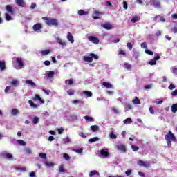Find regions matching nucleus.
Wrapping results in <instances>:
<instances>
[{
    "label": "nucleus",
    "mask_w": 177,
    "mask_h": 177,
    "mask_svg": "<svg viewBox=\"0 0 177 177\" xmlns=\"http://www.w3.org/2000/svg\"><path fill=\"white\" fill-rule=\"evenodd\" d=\"M171 111H172V113H176V111H177V104H174L171 106Z\"/></svg>",
    "instance_id": "nucleus-34"
},
{
    "label": "nucleus",
    "mask_w": 177,
    "mask_h": 177,
    "mask_svg": "<svg viewBox=\"0 0 177 177\" xmlns=\"http://www.w3.org/2000/svg\"><path fill=\"white\" fill-rule=\"evenodd\" d=\"M123 8L124 9H128V3L126 1H123Z\"/></svg>",
    "instance_id": "nucleus-59"
},
{
    "label": "nucleus",
    "mask_w": 177,
    "mask_h": 177,
    "mask_svg": "<svg viewBox=\"0 0 177 177\" xmlns=\"http://www.w3.org/2000/svg\"><path fill=\"white\" fill-rule=\"evenodd\" d=\"M26 84L30 85V86H37V84L34 82H32V80H26Z\"/></svg>",
    "instance_id": "nucleus-21"
},
{
    "label": "nucleus",
    "mask_w": 177,
    "mask_h": 177,
    "mask_svg": "<svg viewBox=\"0 0 177 177\" xmlns=\"http://www.w3.org/2000/svg\"><path fill=\"white\" fill-rule=\"evenodd\" d=\"M151 5L155 8H161V2L160 0H150Z\"/></svg>",
    "instance_id": "nucleus-3"
},
{
    "label": "nucleus",
    "mask_w": 177,
    "mask_h": 177,
    "mask_svg": "<svg viewBox=\"0 0 177 177\" xmlns=\"http://www.w3.org/2000/svg\"><path fill=\"white\" fill-rule=\"evenodd\" d=\"M97 141H99V137H94L93 138L88 139V142H90V143H93V142H97Z\"/></svg>",
    "instance_id": "nucleus-30"
},
{
    "label": "nucleus",
    "mask_w": 177,
    "mask_h": 177,
    "mask_svg": "<svg viewBox=\"0 0 177 177\" xmlns=\"http://www.w3.org/2000/svg\"><path fill=\"white\" fill-rule=\"evenodd\" d=\"M67 39L71 42V44H74V37L70 32L67 34Z\"/></svg>",
    "instance_id": "nucleus-15"
},
{
    "label": "nucleus",
    "mask_w": 177,
    "mask_h": 177,
    "mask_svg": "<svg viewBox=\"0 0 177 177\" xmlns=\"http://www.w3.org/2000/svg\"><path fill=\"white\" fill-rule=\"evenodd\" d=\"M168 89L173 91V89H175V85H174V84H170V85L168 86Z\"/></svg>",
    "instance_id": "nucleus-57"
},
{
    "label": "nucleus",
    "mask_w": 177,
    "mask_h": 177,
    "mask_svg": "<svg viewBox=\"0 0 177 177\" xmlns=\"http://www.w3.org/2000/svg\"><path fill=\"white\" fill-rule=\"evenodd\" d=\"M44 64L45 66H50V61H48V60L44 61Z\"/></svg>",
    "instance_id": "nucleus-61"
},
{
    "label": "nucleus",
    "mask_w": 177,
    "mask_h": 177,
    "mask_svg": "<svg viewBox=\"0 0 177 177\" xmlns=\"http://www.w3.org/2000/svg\"><path fill=\"white\" fill-rule=\"evenodd\" d=\"M43 91L44 92V93H46V95H49V93H50V90L43 89Z\"/></svg>",
    "instance_id": "nucleus-63"
},
{
    "label": "nucleus",
    "mask_w": 177,
    "mask_h": 177,
    "mask_svg": "<svg viewBox=\"0 0 177 177\" xmlns=\"http://www.w3.org/2000/svg\"><path fill=\"white\" fill-rule=\"evenodd\" d=\"M59 171L61 173L66 172V170H64V167L63 166V165H61L59 166Z\"/></svg>",
    "instance_id": "nucleus-47"
},
{
    "label": "nucleus",
    "mask_w": 177,
    "mask_h": 177,
    "mask_svg": "<svg viewBox=\"0 0 177 177\" xmlns=\"http://www.w3.org/2000/svg\"><path fill=\"white\" fill-rule=\"evenodd\" d=\"M132 103L133 104H140V100L138 97H135V98L132 100Z\"/></svg>",
    "instance_id": "nucleus-22"
},
{
    "label": "nucleus",
    "mask_w": 177,
    "mask_h": 177,
    "mask_svg": "<svg viewBox=\"0 0 177 177\" xmlns=\"http://www.w3.org/2000/svg\"><path fill=\"white\" fill-rule=\"evenodd\" d=\"M2 156L3 157V158H6L7 160H10L13 158V155H12V153H3Z\"/></svg>",
    "instance_id": "nucleus-14"
},
{
    "label": "nucleus",
    "mask_w": 177,
    "mask_h": 177,
    "mask_svg": "<svg viewBox=\"0 0 177 177\" xmlns=\"http://www.w3.org/2000/svg\"><path fill=\"white\" fill-rule=\"evenodd\" d=\"M54 76H55V72L53 71H49L48 73L47 74V77L48 78H53Z\"/></svg>",
    "instance_id": "nucleus-35"
},
{
    "label": "nucleus",
    "mask_w": 177,
    "mask_h": 177,
    "mask_svg": "<svg viewBox=\"0 0 177 177\" xmlns=\"http://www.w3.org/2000/svg\"><path fill=\"white\" fill-rule=\"evenodd\" d=\"M49 53H50V50L49 49L41 51V55H42V56H46V55H49Z\"/></svg>",
    "instance_id": "nucleus-27"
},
{
    "label": "nucleus",
    "mask_w": 177,
    "mask_h": 177,
    "mask_svg": "<svg viewBox=\"0 0 177 177\" xmlns=\"http://www.w3.org/2000/svg\"><path fill=\"white\" fill-rule=\"evenodd\" d=\"M84 119L86 121H90L91 122H93V121H95V119H93V118L88 115L84 116Z\"/></svg>",
    "instance_id": "nucleus-25"
},
{
    "label": "nucleus",
    "mask_w": 177,
    "mask_h": 177,
    "mask_svg": "<svg viewBox=\"0 0 177 177\" xmlns=\"http://www.w3.org/2000/svg\"><path fill=\"white\" fill-rule=\"evenodd\" d=\"M145 53H147V55H149V56H153V51H151L150 50H146Z\"/></svg>",
    "instance_id": "nucleus-54"
},
{
    "label": "nucleus",
    "mask_w": 177,
    "mask_h": 177,
    "mask_svg": "<svg viewBox=\"0 0 177 177\" xmlns=\"http://www.w3.org/2000/svg\"><path fill=\"white\" fill-rule=\"evenodd\" d=\"M17 142L20 146H26V142L23 140H17Z\"/></svg>",
    "instance_id": "nucleus-37"
},
{
    "label": "nucleus",
    "mask_w": 177,
    "mask_h": 177,
    "mask_svg": "<svg viewBox=\"0 0 177 177\" xmlns=\"http://www.w3.org/2000/svg\"><path fill=\"white\" fill-rule=\"evenodd\" d=\"M123 122L124 124H131V122H132V119L131 118H127Z\"/></svg>",
    "instance_id": "nucleus-39"
},
{
    "label": "nucleus",
    "mask_w": 177,
    "mask_h": 177,
    "mask_svg": "<svg viewBox=\"0 0 177 177\" xmlns=\"http://www.w3.org/2000/svg\"><path fill=\"white\" fill-rule=\"evenodd\" d=\"M171 31L174 34H177V27L174 26V27L171 28Z\"/></svg>",
    "instance_id": "nucleus-52"
},
{
    "label": "nucleus",
    "mask_w": 177,
    "mask_h": 177,
    "mask_svg": "<svg viewBox=\"0 0 177 177\" xmlns=\"http://www.w3.org/2000/svg\"><path fill=\"white\" fill-rule=\"evenodd\" d=\"M45 165L47 167H55V165L52 162H45Z\"/></svg>",
    "instance_id": "nucleus-44"
},
{
    "label": "nucleus",
    "mask_w": 177,
    "mask_h": 177,
    "mask_svg": "<svg viewBox=\"0 0 177 177\" xmlns=\"http://www.w3.org/2000/svg\"><path fill=\"white\" fill-rule=\"evenodd\" d=\"M17 84H19V80H14L11 82V85H12L13 86H17Z\"/></svg>",
    "instance_id": "nucleus-42"
},
{
    "label": "nucleus",
    "mask_w": 177,
    "mask_h": 177,
    "mask_svg": "<svg viewBox=\"0 0 177 177\" xmlns=\"http://www.w3.org/2000/svg\"><path fill=\"white\" fill-rule=\"evenodd\" d=\"M39 157H40L41 158H43L44 160H46V153H40L39 154Z\"/></svg>",
    "instance_id": "nucleus-45"
},
{
    "label": "nucleus",
    "mask_w": 177,
    "mask_h": 177,
    "mask_svg": "<svg viewBox=\"0 0 177 177\" xmlns=\"http://www.w3.org/2000/svg\"><path fill=\"white\" fill-rule=\"evenodd\" d=\"M138 165H139L140 167H149L150 165V164H147L146 163V162L143 161V160H138L137 162Z\"/></svg>",
    "instance_id": "nucleus-11"
},
{
    "label": "nucleus",
    "mask_w": 177,
    "mask_h": 177,
    "mask_svg": "<svg viewBox=\"0 0 177 177\" xmlns=\"http://www.w3.org/2000/svg\"><path fill=\"white\" fill-rule=\"evenodd\" d=\"M11 113H12V115H17V113H19V109H12L11 111Z\"/></svg>",
    "instance_id": "nucleus-36"
},
{
    "label": "nucleus",
    "mask_w": 177,
    "mask_h": 177,
    "mask_svg": "<svg viewBox=\"0 0 177 177\" xmlns=\"http://www.w3.org/2000/svg\"><path fill=\"white\" fill-rule=\"evenodd\" d=\"M0 68L1 71H3L6 68V66L5 65V62L0 61Z\"/></svg>",
    "instance_id": "nucleus-32"
},
{
    "label": "nucleus",
    "mask_w": 177,
    "mask_h": 177,
    "mask_svg": "<svg viewBox=\"0 0 177 177\" xmlns=\"http://www.w3.org/2000/svg\"><path fill=\"white\" fill-rule=\"evenodd\" d=\"M171 73H174L175 75H177V66L172 68Z\"/></svg>",
    "instance_id": "nucleus-49"
},
{
    "label": "nucleus",
    "mask_w": 177,
    "mask_h": 177,
    "mask_svg": "<svg viewBox=\"0 0 177 177\" xmlns=\"http://www.w3.org/2000/svg\"><path fill=\"white\" fill-rule=\"evenodd\" d=\"M88 40L90 41V42H92L93 44H95L96 45H97L99 42H100V40H99V38L93 36H89L88 37Z\"/></svg>",
    "instance_id": "nucleus-4"
},
{
    "label": "nucleus",
    "mask_w": 177,
    "mask_h": 177,
    "mask_svg": "<svg viewBox=\"0 0 177 177\" xmlns=\"http://www.w3.org/2000/svg\"><path fill=\"white\" fill-rule=\"evenodd\" d=\"M6 10H7L10 15H15V10H13V7L10 5L6 6Z\"/></svg>",
    "instance_id": "nucleus-7"
},
{
    "label": "nucleus",
    "mask_w": 177,
    "mask_h": 177,
    "mask_svg": "<svg viewBox=\"0 0 177 177\" xmlns=\"http://www.w3.org/2000/svg\"><path fill=\"white\" fill-rule=\"evenodd\" d=\"M149 113L151 114H154V109H153V107L151 106L149 107Z\"/></svg>",
    "instance_id": "nucleus-62"
},
{
    "label": "nucleus",
    "mask_w": 177,
    "mask_h": 177,
    "mask_svg": "<svg viewBox=\"0 0 177 177\" xmlns=\"http://www.w3.org/2000/svg\"><path fill=\"white\" fill-rule=\"evenodd\" d=\"M15 3L18 6H20L21 8H24V6H26V2L24 0H15Z\"/></svg>",
    "instance_id": "nucleus-9"
},
{
    "label": "nucleus",
    "mask_w": 177,
    "mask_h": 177,
    "mask_svg": "<svg viewBox=\"0 0 177 177\" xmlns=\"http://www.w3.org/2000/svg\"><path fill=\"white\" fill-rule=\"evenodd\" d=\"M78 15L79 16H84V15H89V11H85L84 10H78Z\"/></svg>",
    "instance_id": "nucleus-17"
},
{
    "label": "nucleus",
    "mask_w": 177,
    "mask_h": 177,
    "mask_svg": "<svg viewBox=\"0 0 177 177\" xmlns=\"http://www.w3.org/2000/svg\"><path fill=\"white\" fill-rule=\"evenodd\" d=\"M136 21H139V17H133V18L131 19V23H136Z\"/></svg>",
    "instance_id": "nucleus-40"
},
{
    "label": "nucleus",
    "mask_w": 177,
    "mask_h": 177,
    "mask_svg": "<svg viewBox=\"0 0 177 177\" xmlns=\"http://www.w3.org/2000/svg\"><path fill=\"white\" fill-rule=\"evenodd\" d=\"M103 86H104L105 88H108V89H110L111 88H113V84L109 83V82H104L102 83Z\"/></svg>",
    "instance_id": "nucleus-19"
},
{
    "label": "nucleus",
    "mask_w": 177,
    "mask_h": 177,
    "mask_svg": "<svg viewBox=\"0 0 177 177\" xmlns=\"http://www.w3.org/2000/svg\"><path fill=\"white\" fill-rule=\"evenodd\" d=\"M38 122H39V118L38 117L35 116L33 118L32 123L35 125V124H38Z\"/></svg>",
    "instance_id": "nucleus-38"
},
{
    "label": "nucleus",
    "mask_w": 177,
    "mask_h": 177,
    "mask_svg": "<svg viewBox=\"0 0 177 177\" xmlns=\"http://www.w3.org/2000/svg\"><path fill=\"white\" fill-rule=\"evenodd\" d=\"M64 140H65V143H70V142H71V140L70 139L69 137H66L64 138Z\"/></svg>",
    "instance_id": "nucleus-60"
},
{
    "label": "nucleus",
    "mask_w": 177,
    "mask_h": 177,
    "mask_svg": "<svg viewBox=\"0 0 177 177\" xmlns=\"http://www.w3.org/2000/svg\"><path fill=\"white\" fill-rule=\"evenodd\" d=\"M118 55H122L123 56H127V53H125L124 50H119Z\"/></svg>",
    "instance_id": "nucleus-50"
},
{
    "label": "nucleus",
    "mask_w": 177,
    "mask_h": 177,
    "mask_svg": "<svg viewBox=\"0 0 177 177\" xmlns=\"http://www.w3.org/2000/svg\"><path fill=\"white\" fill-rule=\"evenodd\" d=\"M5 17H6V20H7V21L13 20V18H12V16L9 15V14H8V12L5 13Z\"/></svg>",
    "instance_id": "nucleus-31"
},
{
    "label": "nucleus",
    "mask_w": 177,
    "mask_h": 177,
    "mask_svg": "<svg viewBox=\"0 0 177 177\" xmlns=\"http://www.w3.org/2000/svg\"><path fill=\"white\" fill-rule=\"evenodd\" d=\"M108 149H102L100 151L101 156H103L104 158H107L110 156V153L107 151Z\"/></svg>",
    "instance_id": "nucleus-10"
},
{
    "label": "nucleus",
    "mask_w": 177,
    "mask_h": 177,
    "mask_svg": "<svg viewBox=\"0 0 177 177\" xmlns=\"http://www.w3.org/2000/svg\"><path fill=\"white\" fill-rule=\"evenodd\" d=\"M141 48H142V49H147V44L146 42L142 43Z\"/></svg>",
    "instance_id": "nucleus-53"
},
{
    "label": "nucleus",
    "mask_w": 177,
    "mask_h": 177,
    "mask_svg": "<svg viewBox=\"0 0 177 177\" xmlns=\"http://www.w3.org/2000/svg\"><path fill=\"white\" fill-rule=\"evenodd\" d=\"M165 140L167 143L168 147H172L171 142H176V137L171 131H169L167 134L165 136Z\"/></svg>",
    "instance_id": "nucleus-1"
},
{
    "label": "nucleus",
    "mask_w": 177,
    "mask_h": 177,
    "mask_svg": "<svg viewBox=\"0 0 177 177\" xmlns=\"http://www.w3.org/2000/svg\"><path fill=\"white\" fill-rule=\"evenodd\" d=\"M149 64H150V66H156L157 61L153 58L149 62Z\"/></svg>",
    "instance_id": "nucleus-33"
},
{
    "label": "nucleus",
    "mask_w": 177,
    "mask_h": 177,
    "mask_svg": "<svg viewBox=\"0 0 177 177\" xmlns=\"http://www.w3.org/2000/svg\"><path fill=\"white\" fill-rule=\"evenodd\" d=\"M24 151L25 154H27L28 156L32 154V150H31L30 148H25Z\"/></svg>",
    "instance_id": "nucleus-23"
},
{
    "label": "nucleus",
    "mask_w": 177,
    "mask_h": 177,
    "mask_svg": "<svg viewBox=\"0 0 177 177\" xmlns=\"http://www.w3.org/2000/svg\"><path fill=\"white\" fill-rule=\"evenodd\" d=\"M32 28H33V30L35 32L39 31V30L42 29V24L41 23L35 24V25H33Z\"/></svg>",
    "instance_id": "nucleus-6"
},
{
    "label": "nucleus",
    "mask_w": 177,
    "mask_h": 177,
    "mask_svg": "<svg viewBox=\"0 0 177 177\" xmlns=\"http://www.w3.org/2000/svg\"><path fill=\"white\" fill-rule=\"evenodd\" d=\"M83 95H86L87 97H92V92L91 91H83L82 92Z\"/></svg>",
    "instance_id": "nucleus-29"
},
{
    "label": "nucleus",
    "mask_w": 177,
    "mask_h": 177,
    "mask_svg": "<svg viewBox=\"0 0 177 177\" xmlns=\"http://www.w3.org/2000/svg\"><path fill=\"white\" fill-rule=\"evenodd\" d=\"M16 63H17L19 68H22L24 66V63H23V59H21V57H17Z\"/></svg>",
    "instance_id": "nucleus-5"
},
{
    "label": "nucleus",
    "mask_w": 177,
    "mask_h": 177,
    "mask_svg": "<svg viewBox=\"0 0 177 177\" xmlns=\"http://www.w3.org/2000/svg\"><path fill=\"white\" fill-rule=\"evenodd\" d=\"M118 150H120L121 151H123L124 153L127 152V148L125 147V145L120 144L117 145Z\"/></svg>",
    "instance_id": "nucleus-13"
},
{
    "label": "nucleus",
    "mask_w": 177,
    "mask_h": 177,
    "mask_svg": "<svg viewBox=\"0 0 177 177\" xmlns=\"http://www.w3.org/2000/svg\"><path fill=\"white\" fill-rule=\"evenodd\" d=\"M127 46L128 49H129L130 50H132V48H133L132 44L129 42L127 44Z\"/></svg>",
    "instance_id": "nucleus-58"
},
{
    "label": "nucleus",
    "mask_w": 177,
    "mask_h": 177,
    "mask_svg": "<svg viewBox=\"0 0 177 177\" xmlns=\"http://www.w3.org/2000/svg\"><path fill=\"white\" fill-rule=\"evenodd\" d=\"M89 56H91L92 59H95V60H97V59H99V56H97V55L94 53H91Z\"/></svg>",
    "instance_id": "nucleus-41"
},
{
    "label": "nucleus",
    "mask_w": 177,
    "mask_h": 177,
    "mask_svg": "<svg viewBox=\"0 0 177 177\" xmlns=\"http://www.w3.org/2000/svg\"><path fill=\"white\" fill-rule=\"evenodd\" d=\"M42 20H45V23L47 26H54V27H59V22L57 19L55 18H50L49 17H42Z\"/></svg>",
    "instance_id": "nucleus-2"
},
{
    "label": "nucleus",
    "mask_w": 177,
    "mask_h": 177,
    "mask_svg": "<svg viewBox=\"0 0 177 177\" xmlns=\"http://www.w3.org/2000/svg\"><path fill=\"white\" fill-rule=\"evenodd\" d=\"M63 157L67 161H68V160H70V155H68L67 153H64Z\"/></svg>",
    "instance_id": "nucleus-51"
},
{
    "label": "nucleus",
    "mask_w": 177,
    "mask_h": 177,
    "mask_svg": "<svg viewBox=\"0 0 177 177\" xmlns=\"http://www.w3.org/2000/svg\"><path fill=\"white\" fill-rule=\"evenodd\" d=\"M91 129L93 131V132H97V131H99V126L92 125L91 126Z\"/></svg>",
    "instance_id": "nucleus-24"
},
{
    "label": "nucleus",
    "mask_w": 177,
    "mask_h": 177,
    "mask_svg": "<svg viewBox=\"0 0 177 177\" xmlns=\"http://www.w3.org/2000/svg\"><path fill=\"white\" fill-rule=\"evenodd\" d=\"M100 15H102V12H100L99 11H95L93 13L92 17H93V19H94V20H97V19H99V16H100Z\"/></svg>",
    "instance_id": "nucleus-12"
},
{
    "label": "nucleus",
    "mask_w": 177,
    "mask_h": 177,
    "mask_svg": "<svg viewBox=\"0 0 177 177\" xmlns=\"http://www.w3.org/2000/svg\"><path fill=\"white\" fill-rule=\"evenodd\" d=\"M102 27L105 28V30H111L113 29V26L110 24H101Z\"/></svg>",
    "instance_id": "nucleus-16"
},
{
    "label": "nucleus",
    "mask_w": 177,
    "mask_h": 177,
    "mask_svg": "<svg viewBox=\"0 0 177 177\" xmlns=\"http://www.w3.org/2000/svg\"><path fill=\"white\" fill-rule=\"evenodd\" d=\"M57 131H58L59 135H62V133H63V132H64V129H63V127L58 128Z\"/></svg>",
    "instance_id": "nucleus-48"
},
{
    "label": "nucleus",
    "mask_w": 177,
    "mask_h": 177,
    "mask_svg": "<svg viewBox=\"0 0 177 177\" xmlns=\"http://www.w3.org/2000/svg\"><path fill=\"white\" fill-rule=\"evenodd\" d=\"M32 100H34V102H35L36 100H38L42 104H44V103H45V101L44 100H42V98H41V97L38 94L35 95V97L32 98Z\"/></svg>",
    "instance_id": "nucleus-8"
},
{
    "label": "nucleus",
    "mask_w": 177,
    "mask_h": 177,
    "mask_svg": "<svg viewBox=\"0 0 177 177\" xmlns=\"http://www.w3.org/2000/svg\"><path fill=\"white\" fill-rule=\"evenodd\" d=\"M66 93L68 95H69V96H73V95L75 94V90H74L73 88H70V89L67 90Z\"/></svg>",
    "instance_id": "nucleus-20"
},
{
    "label": "nucleus",
    "mask_w": 177,
    "mask_h": 177,
    "mask_svg": "<svg viewBox=\"0 0 177 177\" xmlns=\"http://www.w3.org/2000/svg\"><path fill=\"white\" fill-rule=\"evenodd\" d=\"M65 82H66V84H67V82H68V84H69V85H73V84H74L73 79L66 80L65 81Z\"/></svg>",
    "instance_id": "nucleus-46"
},
{
    "label": "nucleus",
    "mask_w": 177,
    "mask_h": 177,
    "mask_svg": "<svg viewBox=\"0 0 177 177\" xmlns=\"http://www.w3.org/2000/svg\"><path fill=\"white\" fill-rule=\"evenodd\" d=\"M171 95H172V96H177V90L174 91L171 93Z\"/></svg>",
    "instance_id": "nucleus-64"
},
{
    "label": "nucleus",
    "mask_w": 177,
    "mask_h": 177,
    "mask_svg": "<svg viewBox=\"0 0 177 177\" xmlns=\"http://www.w3.org/2000/svg\"><path fill=\"white\" fill-rule=\"evenodd\" d=\"M95 175H99V171L96 170L91 171L89 174L90 177H93Z\"/></svg>",
    "instance_id": "nucleus-26"
},
{
    "label": "nucleus",
    "mask_w": 177,
    "mask_h": 177,
    "mask_svg": "<svg viewBox=\"0 0 177 177\" xmlns=\"http://www.w3.org/2000/svg\"><path fill=\"white\" fill-rule=\"evenodd\" d=\"M28 103L30 107H32L33 109H38V106H37V104H34V102H32V100H29Z\"/></svg>",
    "instance_id": "nucleus-28"
},
{
    "label": "nucleus",
    "mask_w": 177,
    "mask_h": 177,
    "mask_svg": "<svg viewBox=\"0 0 177 177\" xmlns=\"http://www.w3.org/2000/svg\"><path fill=\"white\" fill-rule=\"evenodd\" d=\"M109 137L111 138V139H115L117 138V135H115L114 132L112 131L110 133Z\"/></svg>",
    "instance_id": "nucleus-43"
},
{
    "label": "nucleus",
    "mask_w": 177,
    "mask_h": 177,
    "mask_svg": "<svg viewBox=\"0 0 177 177\" xmlns=\"http://www.w3.org/2000/svg\"><path fill=\"white\" fill-rule=\"evenodd\" d=\"M131 149L134 151H138V150H139V147L135 146V145H131Z\"/></svg>",
    "instance_id": "nucleus-55"
},
{
    "label": "nucleus",
    "mask_w": 177,
    "mask_h": 177,
    "mask_svg": "<svg viewBox=\"0 0 177 177\" xmlns=\"http://www.w3.org/2000/svg\"><path fill=\"white\" fill-rule=\"evenodd\" d=\"M84 62H88V63H92L93 62V58H92L90 55L88 57H84Z\"/></svg>",
    "instance_id": "nucleus-18"
},
{
    "label": "nucleus",
    "mask_w": 177,
    "mask_h": 177,
    "mask_svg": "<svg viewBox=\"0 0 177 177\" xmlns=\"http://www.w3.org/2000/svg\"><path fill=\"white\" fill-rule=\"evenodd\" d=\"M79 135L81 136V138H82L83 139H86V135H85V133H84V132L81 131L80 133H79Z\"/></svg>",
    "instance_id": "nucleus-56"
}]
</instances>
